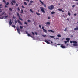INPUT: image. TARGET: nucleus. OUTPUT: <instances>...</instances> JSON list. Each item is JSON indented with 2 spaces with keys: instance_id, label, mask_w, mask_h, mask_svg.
<instances>
[{
  "instance_id": "obj_4",
  "label": "nucleus",
  "mask_w": 78,
  "mask_h": 78,
  "mask_svg": "<svg viewBox=\"0 0 78 78\" xmlns=\"http://www.w3.org/2000/svg\"><path fill=\"white\" fill-rule=\"evenodd\" d=\"M39 1H40V2L42 4V5H43L44 6V7H45V8L46 7V5L44 4V2H42V1H41V0H39Z\"/></svg>"
},
{
  "instance_id": "obj_61",
  "label": "nucleus",
  "mask_w": 78,
  "mask_h": 78,
  "mask_svg": "<svg viewBox=\"0 0 78 78\" xmlns=\"http://www.w3.org/2000/svg\"><path fill=\"white\" fill-rule=\"evenodd\" d=\"M61 11H62V12H64V10H62Z\"/></svg>"
},
{
  "instance_id": "obj_58",
  "label": "nucleus",
  "mask_w": 78,
  "mask_h": 78,
  "mask_svg": "<svg viewBox=\"0 0 78 78\" xmlns=\"http://www.w3.org/2000/svg\"><path fill=\"white\" fill-rule=\"evenodd\" d=\"M70 43H73V41H70Z\"/></svg>"
},
{
  "instance_id": "obj_43",
  "label": "nucleus",
  "mask_w": 78,
  "mask_h": 78,
  "mask_svg": "<svg viewBox=\"0 0 78 78\" xmlns=\"http://www.w3.org/2000/svg\"><path fill=\"white\" fill-rule=\"evenodd\" d=\"M77 15V14H76V13H75L74 14V16H76Z\"/></svg>"
},
{
  "instance_id": "obj_7",
  "label": "nucleus",
  "mask_w": 78,
  "mask_h": 78,
  "mask_svg": "<svg viewBox=\"0 0 78 78\" xmlns=\"http://www.w3.org/2000/svg\"><path fill=\"white\" fill-rule=\"evenodd\" d=\"M11 21H12L11 20H10V21L9 22V25H11L12 24L13 22H11Z\"/></svg>"
},
{
  "instance_id": "obj_50",
  "label": "nucleus",
  "mask_w": 78,
  "mask_h": 78,
  "mask_svg": "<svg viewBox=\"0 0 78 78\" xmlns=\"http://www.w3.org/2000/svg\"><path fill=\"white\" fill-rule=\"evenodd\" d=\"M22 7L23 8H25V7H24L22 5Z\"/></svg>"
},
{
  "instance_id": "obj_27",
  "label": "nucleus",
  "mask_w": 78,
  "mask_h": 78,
  "mask_svg": "<svg viewBox=\"0 0 78 78\" xmlns=\"http://www.w3.org/2000/svg\"><path fill=\"white\" fill-rule=\"evenodd\" d=\"M55 12L54 11H52L51 12V14H55Z\"/></svg>"
},
{
  "instance_id": "obj_3",
  "label": "nucleus",
  "mask_w": 78,
  "mask_h": 78,
  "mask_svg": "<svg viewBox=\"0 0 78 78\" xmlns=\"http://www.w3.org/2000/svg\"><path fill=\"white\" fill-rule=\"evenodd\" d=\"M17 16L19 18L20 20H23L22 19V18H20V15H19V14L18 13H17Z\"/></svg>"
},
{
  "instance_id": "obj_33",
  "label": "nucleus",
  "mask_w": 78,
  "mask_h": 78,
  "mask_svg": "<svg viewBox=\"0 0 78 78\" xmlns=\"http://www.w3.org/2000/svg\"><path fill=\"white\" fill-rule=\"evenodd\" d=\"M17 22H18V23H20L21 22H20V21L19 20H18Z\"/></svg>"
},
{
  "instance_id": "obj_5",
  "label": "nucleus",
  "mask_w": 78,
  "mask_h": 78,
  "mask_svg": "<svg viewBox=\"0 0 78 78\" xmlns=\"http://www.w3.org/2000/svg\"><path fill=\"white\" fill-rule=\"evenodd\" d=\"M2 2H4V3H5V5H9V2H7L6 3V1L5 0H3Z\"/></svg>"
},
{
  "instance_id": "obj_36",
  "label": "nucleus",
  "mask_w": 78,
  "mask_h": 78,
  "mask_svg": "<svg viewBox=\"0 0 78 78\" xmlns=\"http://www.w3.org/2000/svg\"><path fill=\"white\" fill-rule=\"evenodd\" d=\"M17 9L18 10V11H20V8H19V7H18L17 8Z\"/></svg>"
},
{
  "instance_id": "obj_44",
  "label": "nucleus",
  "mask_w": 78,
  "mask_h": 78,
  "mask_svg": "<svg viewBox=\"0 0 78 78\" xmlns=\"http://www.w3.org/2000/svg\"><path fill=\"white\" fill-rule=\"evenodd\" d=\"M35 33L36 35H37L38 34H37V32H35Z\"/></svg>"
},
{
  "instance_id": "obj_30",
  "label": "nucleus",
  "mask_w": 78,
  "mask_h": 78,
  "mask_svg": "<svg viewBox=\"0 0 78 78\" xmlns=\"http://www.w3.org/2000/svg\"><path fill=\"white\" fill-rule=\"evenodd\" d=\"M58 37H61V35L58 34L57 35Z\"/></svg>"
},
{
  "instance_id": "obj_64",
  "label": "nucleus",
  "mask_w": 78,
  "mask_h": 78,
  "mask_svg": "<svg viewBox=\"0 0 78 78\" xmlns=\"http://www.w3.org/2000/svg\"><path fill=\"white\" fill-rule=\"evenodd\" d=\"M31 5V4H29V6H30Z\"/></svg>"
},
{
  "instance_id": "obj_17",
  "label": "nucleus",
  "mask_w": 78,
  "mask_h": 78,
  "mask_svg": "<svg viewBox=\"0 0 78 78\" xmlns=\"http://www.w3.org/2000/svg\"><path fill=\"white\" fill-rule=\"evenodd\" d=\"M73 44H76L77 43V42H76V41H73Z\"/></svg>"
},
{
  "instance_id": "obj_11",
  "label": "nucleus",
  "mask_w": 78,
  "mask_h": 78,
  "mask_svg": "<svg viewBox=\"0 0 78 78\" xmlns=\"http://www.w3.org/2000/svg\"><path fill=\"white\" fill-rule=\"evenodd\" d=\"M73 46H75V47H77V46H78V44L77 43H75L73 44Z\"/></svg>"
},
{
  "instance_id": "obj_34",
  "label": "nucleus",
  "mask_w": 78,
  "mask_h": 78,
  "mask_svg": "<svg viewBox=\"0 0 78 78\" xmlns=\"http://www.w3.org/2000/svg\"><path fill=\"white\" fill-rule=\"evenodd\" d=\"M58 11H62V9H58Z\"/></svg>"
},
{
  "instance_id": "obj_55",
  "label": "nucleus",
  "mask_w": 78,
  "mask_h": 78,
  "mask_svg": "<svg viewBox=\"0 0 78 78\" xmlns=\"http://www.w3.org/2000/svg\"><path fill=\"white\" fill-rule=\"evenodd\" d=\"M75 6V5H73L72 6L73 8H74Z\"/></svg>"
},
{
  "instance_id": "obj_14",
  "label": "nucleus",
  "mask_w": 78,
  "mask_h": 78,
  "mask_svg": "<svg viewBox=\"0 0 78 78\" xmlns=\"http://www.w3.org/2000/svg\"><path fill=\"white\" fill-rule=\"evenodd\" d=\"M48 32H51L52 33H54V31H53L52 30H48Z\"/></svg>"
},
{
  "instance_id": "obj_40",
  "label": "nucleus",
  "mask_w": 78,
  "mask_h": 78,
  "mask_svg": "<svg viewBox=\"0 0 78 78\" xmlns=\"http://www.w3.org/2000/svg\"><path fill=\"white\" fill-rule=\"evenodd\" d=\"M13 17L14 19H16V17L14 16H13Z\"/></svg>"
},
{
  "instance_id": "obj_32",
  "label": "nucleus",
  "mask_w": 78,
  "mask_h": 78,
  "mask_svg": "<svg viewBox=\"0 0 78 78\" xmlns=\"http://www.w3.org/2000/svg\"><path fill=\"white\" fill-rule=\"evenodd\" d=\"M42 36H43V37H46V36H47V35H43Z\"/></svg>"
},
{
  "instance_id": "obj_38",
  "label": "nucleus",
  "mask_w": 78,
  "mask_h": 78,
  "mask_svg": "<svg viewBox=\"0 0 78 78\" xmlns=\"http://www.w3.org/2000/svg\"><path fill=\"white\" fill-rule=\"evenodd\" d=\"M20 29H22V28H23V27L20 26Z\"/></svg>"
},
{
  "instance_id": "obj_8",
  "label": "nucleus",
  "mask_w": 78,
  "mask_h": 78,
  "mask_svg": "<svg viewBox=\"0 0 78 78\" xmlns=\"http://www.w3.org/2000/svg\"><path fill=\"white\" fill-rule=\"evenodd\" d=\"M61 47L62 48H66V47L65 45H63V44L61 45Z\"/></svg>"
},
{
  "instance_id": "obj_56",
  "label": "nucleus",
  "mask_w": 78,
  "mask_h": 78,
  "mask_svg": "<svg viewBox=\"0 0 78 78\" xmlns=\"http://www.w3.org/2000/svg\"><path fill=\"white\" fill-rule=\"evenodd\" d=\"M57 45H61V44H57Z\"/></svg>"
},
{
  "instance_id": "obj_21",
  "label": "nucleus",
  "mask_w": 78,
  "mask_h": 78,
  "mask_svg": "<svg viewBox=\"0 0 78 78\" xmlns=\"http://www.w3.org/2000/svg\"><path fill=\"white\" fill-rule=\"evenodd\" d=\"M43 31L44 32H45L46 33H47V30H45V29L43 30Z\"/></svg>"
},
{
  "instance_id": "obj_28",
  "label": "nucleus",
  "mask_w": 78,
  "mask_h": 78,
  "mask_svg": "<svg viewBox=\"0 0 78 78\" xmlns=\"http://www.w3.org/2000/svg\"><path fill=\"white\" fill-rule=\"evenodd\" d=\"M67 27H66L65 28V30H64V31H65V32H66L67 31Z\"/></svg>"
},
{
  "instance_id": "obj_41",
  "label": "nucleus",
  "mask_w": 78,
  "mask_h": 78,
  "mask_svg": "<svg viewBox=\"0 0 78 78\" xmlns=\"http://www.w3.org/2000/svg\"><path fill=\"white\" fill-rule=\"evenodd\" d=\"M42 30H44V26L42 27Z\"/></svg>"
},
{
  "instance_id": "obj_37",
  "label": "nucleus",
  "mask_w": 78,
  "mask_h": 78,
  "mask_svg": "<svg viewBox=\"0 0 78 78\" xmlns=\"http://www.w3.org/2000/svg\"><path fill=\"white\" fill-rule=\"evenodd\" d=\"M30 3H34V2L32 1H30Z\"/></svg>"
},
{
  "instance_id": "obj_23",
  "label": "nucleus",
  "mask_w": 78,
  "mask_h": 78,
  "mask_svg": "<svg viewBox=\"0 0 78 78\" xmlns=\"http://www.w3.org/2000/svg\"><path fill=\"white\" fill-rule=\"evenodd\" d=\"M36 14L37 15V16H40V13L37 12L36 13Z\"/></svg>"
},
{
  "instance_id": "obj_20",
  "label": "nucleus",
  "mask_w": 78,
  "mask_h": 78,
  "mask_svg": "<svg viewBox=\"0 0 78 78\" xmlns=\"http://www.w3.org/2000/svg\"><path fill=\"white\" fill-rule=\"evenodd\" d=\"M21 12H20V13H21V14H23V10L22 9H21Z\"/></svg>"
},
{
  "instance_id": "obj_9",
  "label": "nucleus",
  "mask_w": 78,
  "mask_h": 78,
  "mask_svg": "<svg viewBox=\"0 0 78 78\" xmlns=\"http://www.w3.org/2000/svg\"><path fill=\"white\" fill-rule=\"evenodd\" d=\"M44 42H46V43H47L48 44H50V42H49L48 41H47V40H45L44 41Z\"/></svg>"
},
{
  "instance_id": "obj_31",
  "label": "nucleus",
  "mask_w": 78,
  "mask_h": 78,
  "mask_svg": "<svg viewBox=\"0 0 78 78\" xmlns=\"http://www.w3.org/2000/svg\"><path fill=\"white\" fill-rule=\"evenodd\" d=\"M30 11H31V12L32 13H33V12H34L33 11H32V9H30Z\"/></svg>"
},
{
  "instance_id": "obj_45",
  "label": "nucleus",
  "mask_w": 78,
  "mask_h": 78,
  "mask_svg": "<svg viewBox=\"0 0 78 78\" xmlns=\"http://www.w3.org/2000/svg\"><path fill=\"white\" fill-rule=\"evenodd\" d=\"M20 25H22V23L21 22L20 23Z\"/></svg>"
},
{
  "instance_id": "obj_25",
  "label": "nucleus",
  "mask_w": 78,
  "mask_h": 78,
  "mask_svg": "<svg viewBox=\"0 0 78 78\" xmlns=\"http://www.w3.org/2000/svg\"><path fill=\"white\" fill-rule=\"evenodd\" d=\"M9 10L10 11H12V9H11V8H9Z\"/></svg>"
},
{
  "instance_id": "obj_12",
  "label": "nucleus",
  "mask_w": 78,
  "mask_h": 78,
  "mask_svg": "<svg viewBox=\"0 0 78 78\" xmlns=\"http://www.w3.org/2000/svg\"><path fill=\"white\" fill-rule=\"evenodd\" d=\"M74 30H78V27L76 26V28L74 29Z\"/></svg>"
},
{
  "instance_id": "obj_57",
  "label": "nucleus",
  "mask_w": 78,
  "mask_h": 78,
  "mask_svg": "<svg viewBox=\"0 0 78 78\" xmlns=\"http://www.w3.org/2000/svg\"><path fill=\"white\" fill-rule=\"evenodd\" d=\"M26 1H27V2H30V0H26Z\"/></svg>"
},
{
  "instance_id": "obj_19",
  "label": "nucleus",
  "mask_w": 78,
  "mask_h": 78,
  "mask_svg": "<svg viewBox=\"0 0 78 78\" xmlns=\"http://www.w3.org/2000/svg\"><path fill=\"white\" fill-rule=\"evenodd\" d=\"M24 24H25L27 26H28V23H27L26 22H24Z\"/></svg>"
},
{
  "instance_id": "obj_6",
  "label": "nucleus",
  "mask_w": 78,
  "mask_h": 78,
  "mask_svg": "<svg viewBox=\"0 0 78 78\" xmlns=\"http://www.w3.org/2000/svg\"><path fill=\"white\" fill-rule=\"evenodd\" d=\"M26 34L27 35V36H29V37L30 36L31 37H32V38H33L32 36H31V35L30 34H29L28 33V32H27V31H26Z\"/></svg>"
},
{
  "instance_id": "obj_52",
  "label": "nucleus",
  "mask_w": 78,
  "mask_h": 78,
  "mask_svg": "<svg viewBox=\"0 0 78 78\" xmlns=\"http://www.w3.org/2000/svg\"><path fill=\"white\" fill-rule=\"evenodd\" d=\"M12 27H13V28H15V26L14 25H12Z\"/></svg>"
},
{
  "instance_id": "obj_60",
  "label": "nucleus",
  "mask_w": 78,
  "mask_h": 78,
  "mask_svg": "<svg viewBox=\"0 0 78 78\" xmlns=\"http://www.w3.org/2000/svg\"><path fill=\"white\" fill-rule=\"evenodd\" d=\"M2 6V4H0V7H1V6Z\"/></svg>"
},
{
  "instance_id": "obj_53",
  "label": "nucleus",
  "mask_w": 78,
  "mask_h": 78,
  "mask_svg": "<svg viewBox=\"0 0 78 78\" xmlns=\"http://www.w3.org/2000/svg\"><path fill=\"white\" fill-rule=\"evenodd\" d=\"M5 8H8V6H7L6 5H5Z\"/></svg>"
},
{
  "instance_id": "obj_47",
  "label": "nucleus",
  "mask_w": 78,
  "mask_h": 78,
  "mask_svg": "<svg viewBox=\"0 0 78 78\" xmlns=\"http://www.w3.org/2000/svg\"><path fill=\"white\" fill-rule=\"evenodd\" d=\"M28 22H31V20H28Z\"/></svg>"
},
{
  "instance_id": "obj_24",
  "label": "nucleus",
  "mask_w": 78,
  "mask_h": 78,
  "mask_svg": "<svg viewBox=\"0 0 78 78\" xmlns=\"http://www.w3.org/2000/svg\"><path fill=\"white\" fill-rule=\"evenodd\" d=\"M24 5H27V2H24Z\"/></svg>"
},
{
  "instance_id": "obj_1",
  "label": "nucleus",
  "mask_w": 78,
  "mask_h": 78,
  "mask_svg": "<svg viewBox=\"0 0 78 78\" xmlns=\"http://www.w3.org/2000/svg\"><path fill=\"white\" fill-rule=\"evenodd\" d=\"M40 9L41 11L43 12V13H45V9L44 8H43L42 7H40Z\"/></svg>"
},
{
  "instance_id": "obj_49",
  "label": "nucleus",
  "mask_w": 78,
  "mask_h": 78,
  "mask_svg": "<svg viewBox=\"0 0 78 78\" xmlns=\"http://www.w3.org/2000/svg\"><path fill=\"white\" fill-rule=\"evenodd\" d=\"M11 4H12V5H14V4L13 3V2H11Z\"/></svg>"
},
{
  "instance_id": "obj_39",
  "label": "nucleus",
  "mask_w": 78,
  "mask_h": 78,
  "mask_svg": "<svg viewBox=\"0 0 78 78\" xmlns=\"http://www.w3.org/2000/svg\"><path fill=\"white\" fill-rule=\"evenodd\" d=\"M31 33H32V34H33V35H35L34 33V32H32Z\"/></svg>"
},
{
  "instance_id": "obj_2",
  "label": "nucleus",
  "mask_w": 78,
  "mask_h": 78,
  "mask_svg": "<svg viewBox=\"0 0 78 78\" xmlns=\"http://www.w3.org/2000/svg\"><path fill=\"white\" fill-rule=\"evenodd\" d=\"M48 9H50V10H52V9H54V5H51L50 6H49L48 7Z\"/></svg>"
},
{
  "instance_id": "obj_15",
  "label": "nucleus",
  "mask_w": 78,
  "mask_h": 78,
  "mask_svg": "<svg viewBox=\"0 0 78 78\" xmlns=\"http://www.w3.org/2000/svg\"><path fill=\"white\" fill-rule=\"evenodd\" d=\"M66 41H69L70 40V39L69 38H67L66 39Z\"/></svg>"
},
{
  "instance_id": "obj_42",
  "label": "nucleus",
  "mask_w": 78,
  "mask_h": 78,
  "mask_svg": "<svg viewBox=\"0 0 78 78\" xmlns=\"http://www.w3.org/2000/svg\"><path fill=\"white\" fill-rule=\"evenodd\" d=\"M8 17V15H7L6 16H5V17L6 19V18H7Z\"/></svg>"
},
{
  "instance_id": "obj_48",
  "label": "nucleus",
  "mask_w": 78,
  "mask_h": 78,
  "mask_svg": "<svg viewBox=\"0 0 78 78\" xmlns=\"http://www.w3.org/2000/svg\"><path fill=\"white\" fill-rule=\"evenodd\" d=\"M39 27L40 28H41V25H39Z\"/></svg>"
},
{
  "instance_id": "obj_62",
  "label": "nucleus",
  "mask_w": 78,
  "mask_h": 78,
  "mask_svg": "<svg viewBox=\"0 0 78 78\" xmlns=\"http://www.w3.org/2000/svg\"><path fill=\"white\" fill-rule=\"evenodd\" d=\"M67 20H69V18H67Z\"/></svg>"
},
{
  "instance_id": "obj_29",
  "label": "nucleus",
  "mask_w": 78,
  "mask_h": 78,
  "mask_svg": "<svg viewBox=\"0 0 78 78\" xmlns=\"http://www.w3.org/2000/svg\"><path fill=\"white\" fill-rule=\"evenodd\" d=\"M14 22H15V24H16V23H17V20H14Z\"/></svg>"
},
{
  "instance_id": "obj_35",
  "label": "nucleus",
  "mask_w": 78,
  "mask_h": 78,
  "mask_svg": "<svg viewBox=\"0 0 78 78\" xmlns=\"http://www.w3.org/2000/svg\"><path fill=\"white\" fill-rule=\"evenodd\" d=\"M5 14V12H2V13L1 14V16H3V15Z\"/></svg>"
},
{
  "instance_id": "obj_22",
  "label": "nucleus",
  "mask_w": 78,
  "mask_h": 78,
  "mask_svg": "<svg viewBox=\"0 0 78 78\" xmlns=\"http://www.w3.org/2000/svg\"><path fill=\"white\" fill-rule=\"evenodd\" d=\"M51 38H55V36H50Z\"/></svg>"
},
{
  "instance_id": "obj_46",
  "label": "nucleus",
  "mask_w": 78,
  "mask_h": 78,
  "mask_svg": "<svg viewBox=\"0 0 78 78\" xmlns=\"http://www.w3.org/2000/svg\"><path fill=\"white\" fill-rule=\"evenodd\" d=\"M64 43H65V44H67V41H64Z\"/></svg>"
},
{
  "instance_id": "obj_54",
  "label": "nucleus",
  "mask_w": 78,
  "mask_h": 78,
  "mask_svg": "<svg viewBox=\"0 0 78 78\" xmlns=\"http://www.w3.org/2000/svg\"><path fill=\"white\" fill-rule=\"evenodd\" d=\"M48 20H49V19H50V17H48Z\"/></svg>"
},
{
  "instance_id": "obj_18",
  "label": "nucleus",
  "mask_w": 78,
  "mask_h": 78,
  "mask_svg": "<svg viewBox=\"0 0 78 78\" xmlns=\"http://www.w3.org/2000/svg\"><path fill=\"white\" fill-rule=\"evenodd\" d=\"M12 2L13 3H14V4L16 3V1L15 0H12Z\"/></svg>"
},
{
  "instance_id": "obj_59",
  "label": "nucleus",
  "mask_w": 78,
  "mask_h": 78,
  "mask_svg": "<svg viewBox=\"0 0 78 78\" xmlns=\"http://www.w3.org/2000/svg\"><path fill=\"white\" fill-rule=\"evenodd\" d=\"M56 39H59V38H56Z\"/></svg>"
},
{
  "instance_id": "obj_63",
  "label": "nucleus",
  "mask_w": 78,
  "mask_h": 78,
  "mask_svg": "<svg viewBox=\"0 0 78 78\" xmlns=\"http://www.w3.org/2000/svg\"><path fill=\"white\" fill-rule=\"evenodd\" d=\"M51 44H53V41H51Z\"/></svg>"
},
{
  "instance_id": "obj_26",
  "label": "nucleus",
  "mask_w": 78,
  "mask_h": 78,
  "mask_svg": "<svg viewBox=\"0 0 78 78\" xmlns=\"http://www.w3.org/2000/svg\"><path fill=\"white\" fill-rule=\"evenodd\" d=\"M3 18H4V16L1 17H0V19H3Z\"/></svg>"
},
{
  "instance_id": "obj_16",
  "label": "nucleus",
  "mask_w": 78,
  "mask_h": 78,
  "mask_svg": "<svg viewBox=\"0 0 78 78\" xmlns=\"http://www.w3.org/2000/svg\"><path fill=\"white\" fill-rule=\"evenodd\" d=\"M68 16H70V15H71V14L70 13V12H69V11H68Z\"/></svg>"
},
{
  "instance_id": "obj_51",
  "label": "nucleus",
  "mask_w": 78,
  "mask_h": 78,
  "mask_svg": "<svg viewBox=\"0 0 78 78\" xmlns=\"http://www.w3.org/2000/svg\"><path fill=\"white\" fill-rule=\"evenodd\" d=\"M18 4H16V6H18Z\"/></svg>"
},
{
  "instance_id": "obj_13",
  "label": "nucleus",
  "mask_w": 78,
  "mask_h": 78,
  "mask_svg": "<svg viewBox=\"0 0 78 78\" xmlns=\"http://www.w3.org/2000/svg\"><path fill=\"white\" fill-rule=\"evenodd\" d=\"M17 31L19 33V34H20V30H19V29L17 28Z\"/></svg>"
},
{
  "instance_id": "obj_10",
  "label": "nucleus",
  "mask_w": 78,
  "mask_h": 78,
  "mask_svg": "<svg viewBox=\"0 0 78 78\" xmlns=\"http://www.w3.org/2000/svg\"><path fill=\"white\" fill-rule=\"evenodd\" d=\"M45 24L46 25H50V23L49 22H47L46 23H45Z\"/></svg>"
}]
</instances>
